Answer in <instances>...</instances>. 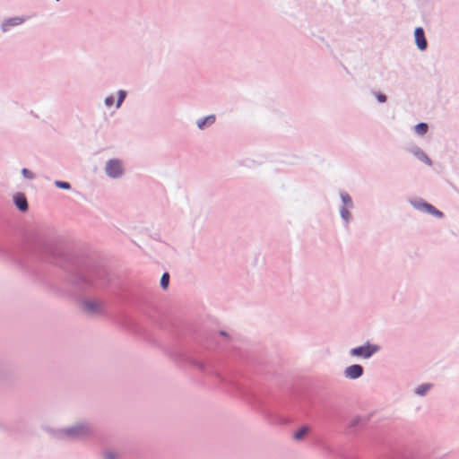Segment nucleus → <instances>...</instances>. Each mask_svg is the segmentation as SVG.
<instances>
[{
	"instance_id": "393cba45",
	"label": "nucleus",
	"mask_w": 459,
	"mask_h": 459,
	"mask_svg": "<svg viewBox=\"0 0 459 459\" xmlns=\"http://www.w3.org/2000/svg\"><path fill=\"white\" fill-rule=\"evenodd\" d=\"M104 104L107 108H110L114 104V97L108 96L104 99Z\"/></svg>"
},
{
	"instance_id": "9b49d317",
	"label": "nucleus",
	"mask_w": 459,
	"mask_h": 459,
	"mask_svg": "<svg viewBox=\"0 0 459 459\" xmlns=\"http://www.w3.org/2000/svg\"><path fill=\"white\" fill-rule=\"evenodd\" d=\"M13 203L21 212H27L29 204L26 196L22 193H17L13 195Z\"/></svg>"
},
{
	"instance_id": "4468645a",
	"label": "nucleus",
	"mask_w": 459,
	"mask_h": 459,
	"mask_svg": "<svg viewBox=\"0 0 459 459\" xmlns=\"http://www.w3.org/2000/svg\"><path fill=\"white\" fill-rule=\"evenodd\" d=\"M432 386H433V385L430 383L422 384V385H420L419 386H417L414 389L413 393H414V394L422 397L427 394V393L432 388Z\"/></svg>"
},
{
	"instance_id": "6ab92c4d",
	"label": "nucleus",
	"mask_w": 459,
	"mask_h": 459,
	"mask_svg": "<svg viewBox=\"0 0 459 459\" xmlns=\"http://www.w3.org/2000/svg\"><path fill=\"white\" fill-rule=\"evenodd\" d=\"M308 432L309 428L307 426H303L293 434V438L296 440H301Z\"/></svg>"
},
{
	"instance_id": "f3484780",
	"label": "nucleus",
	"mask_w": 459,
	"mask_h": 459,
	"mask_svg": "<svg viewBox=\"0 0 459 459\" xmlns=\"http://www.w3.org/2000/svg\"><path fill=\"white\" fill-rule=\"evenodd\" d=\"M368 419H363L360 416H357L354 419H352L350 422V428L357 429L360 426H363Z\"/></svg>"
},
{
	"instance_id": "0eeeda50",
	"label": "nucleus",
	"mask_w": 459,
	"mask_h": 459,
	"mask_svg": "<svg viewBox=\"0 0 459 459\" xmlns=\"http://www.w3.org/2000/svg\"><path fill=\"white\" fill-rule=\"evenodd\" d=\"M364 374V368L359 364H352L345 368L343 377L347 379L355 380Z\"/></svg>"
},
{
	"instance_id": "f257e3e1",
	"label": "nucleus",
	"mask_w": 459,
	"mask_h": 459,
	"mask_svg": "<svg viewBox=\"0 0 459 459\" xmlns=\"http://www.w3.org/2000/svg\"><path fill=\"white\" fill-rule=\"evenodd\" d=\"M105 272L98 266L84 269L74 274L70 279L73 287L79 290H85L99 286V281L104 277Z\"/></svg>"
},
{
	"instance_id": "9d476101",
	"label": "nucleus",
	"mask_w": 459,
	"mask_h": 459,
	"mask_svg": "<svg viewBox=\"0 0 459 459\" xmlns=\"http://www.w3.org/2000/svg\"><path fill=\"white\" fill-rule=\"evenodd\" d=\"M24 22V19L22 17H12L4 20L1 24V30L3 32H7L11 30V28L14 26H18Z\"/></svg>"
},
{
	"instance_id": "dca6fc26",
	"label": "nucleus",
	"mask_w": 459,
	"mask_h": 459,
	"mask_svg": "<svg viewBox=\"0 0 459 459\" xmlns=\"http://www.w3.org/2000/svg\"><path fill=\"white\" fill-rule=\"evenodd\" d=\"M340 198L342 202L343 207L354 208V203L351 197V195L347 192H340Z\"/></svg>"
},
{
	"instance_id": "412c9836",
	"label": "nucleus",
	"mask_w": 459,
	"mask_h": 459,
	"mask_svg": "<svg viewBox=\"0 0 459 459\" xmlns=\"http://www.w3.org/2000/svg\"><path fill=\"white\" fill-rule=\"evenodd\" d=\"M117 98L116 102V108H119L124 102L125 99L126 98L127 92L125 90H119L117 92Z\"/></svg>"
},
{
	"instance_id": "a211bd4d",
	"label": "nucleus",
	"mask_w": 459,
	"mask_h": 459,
	"mask_svg": "<svg viewBox=\"0 0 459 459\" xmlns=\"http://www.w3.org/2000/svg\"><path fill=\"white\" fill-rule=\"evenodd\" d=\"M428 129H429V126L427 123H424V122H420L414 126L415 133L421 136L424 135L428 132Z\"/></svg>"
},
{
	"instance_id": "cd10ccee",
	"label": "nucleus",
	"mask_w": 459,
	"mask_h": 459,
	"mask_svg": "<svg viewBox=\"0 0 459 459\" xmlns=\"http://www.w3.org/2000/svg\"><path fill=\"white\" fill-rule=\"evenodd\" d=\"M221 335H227V333H226L224 331H221Z\"/></svg>"
},
{
	"instance_id": "6e6552de",
	"label": "nucleus",
	"mask_w": 459,
	"mask_h": 459,
	"mask_svg": "<svg viewBox=\"0 0 459 459\" xmlns=\"http://www.w3.org/2000/svg\"><path fill=\"white\" fill-rule=\"evenodd\" d=\"M415 44L420 51H424L428 48V42L425 37L424 30L421 27H417L414 30Z\"/></svg>"
},
{
	"instance_id": "bb28decb",
	"label": "nucleus",
	"mask_w": 459,
	"mask_h": 459,
	"mask_svg": "<svg viewBox=\"0 0 459 459\" xmlns=\"http://www.w3.org/2000/svg\"><path fill=\"white\" fill-rule=\"evenodd\" d=\"M197 366H198V368H199L200 369H202V370H204V365L203 363H198V364H197Z\"/></svg>"
},
{
	"instance_id": "1a4fd4ad",
	"label": "nucleus",
	"mask_w": 459,
	"mask_h": 459,
	"mask_svg": "<svg viewBox=\"0 0 459 459\" xmlns=\"http://www.w3.org/2000/svg\"><path fill=\"white\" fill-rule=\"evenodd\" d=\"M410 152L415 157L417 158L419 160L424 162L425 164H427L428 166H431L432 165V161L429 158V156L424 152V151L420 148L419 146H411L410 148Z\"/></svg>"
},
{
	"instance_id": "39448f33",
	"label": "nucleus",
	"mask_w": 459,
	"mask_h": 459,
	"mask_svg": "<svg viewBox=\"0 0 459 459\" xmlns=\"http://www.w3.org/2000/svg\"><path fill=\"white\" fill-rule=\"evenodd\" d=\"M82 311L90 316H102L105 312V304L100 299H85L82 301Z\"/></svg>"
},
{
	"instance_id": "aec40b11",
	"label": "nucleus",
	"mask_w": 459,
	"mask_h": 459,
	"mask_svg": "<svg viewBox=\"0 0 459 459\" xmlns=\"http://www.w3.org/2000/svg\"><path fill=\"white\" fill-rule=\"evenodd\" d=\"M103 459H118L119 454L112 449H106L102 453Z\"/></svg>"
},
{
	"instance_id": "4be33fe9",
	"label": "nucleus",
	"mask_w": 459,
	"mask_h": 459,
	"mask_svg": "<svg viewBox=\"0 0 459 459\" xmlns=\"http://www.w3.org/2000/svg\"><path fill=\"white\" fill-rule=\"evenodd\" d=\"M169 273L167 272L163 273V274L161 275L160 285L163 290H166L169 287Z\"/></svg>"
},
{
	"instance_id": "f8f14e48",
	"label": "nucleus",
	"mask_w": 459,
	"mask_h": 459,
	"mask_svg": "<svg viewBox=\"0 0 459 459\" xmlns=\"http://www.w3.org/2000/svg\"><path fill=\"white\" fill-rule=\"evenodd\" d=\"M216 117L215 115L212 114L209 116H206L204 117L199 118L196 120V126L200 130H204L211 126H212L215 123Z\"/></svg>"
},
{
	"instance_id": "2eb2a0df",
	"label": "nucleus",
	"mask_w": 459,
	"mask_h": 459,
	"mask_svg": "<svg viewBox=\"0 0 459 459\" xmlns=\"http://www.w3.org/2000/svg\"><path fill=\"white\" fill-rule=\"evenodd\" d=\"M352 208L343 206L339 208L340 216L345 224H349L352 220L351 213L350 212V210Z\"/></svg>"
},
{
	"instance_id": "7ed1b4c3",
	"label": "nucleus",
	"mask_w": 459,
	"mask_h": 459,
	"mask_svg": "<svg viewBox=\"0 0 459 459\" xmlns=\"http://www.w3.org/2000/svg\"><path fill=\"white\" fill-rule=\"evenodd\" d=\"M380 350L381 347L379 345L367 341L360 346L351 348L349 351V355L358 359H369Z\"/></svg>"
},
{
	"instance_id": "f03ea898",
	"label": "nucleus",
	"mask_w": 459,
	"mask_h": 459,
	"mask_svg": "<svg viewBox=\"0 0 459 459\" xmlns=\"http://www.w3.org/2000/svg\"><path fill=\"white\" fill-rule=\"evenodd\" d=\"M91 425L87 421H78L68 427L63 428L56 432L58 438H67L69 440H80L89 437L91 434Z\"/></svg>"
},
{
	"instance_id": "b1692460",
	"label": "nucleus",
	"mask_w": 459,
	"mask_h": 459,
	"mask_svg": "<svg viewBox=\"0 0 459 459\" xmlns=\"http://www.w3.org/2000/svg\"><path fill=\"white\" fill-rule=\"evenodd\" d=\"M21 173L23 176V178L26 179L33 180L35 178V174L28 169L23 168L21 170Z\"/></svg>"
},
{
	"instance_id": "a878e982",
	"label": "nucleus",
	"mask_w": 459,
	"mask_h": 459,
	"mask_svg": "<svg viewBox=\"0 0 459 459\" xmlns=\"http://www.w3.org/2000/svg\"><path fill=\"white\" fill-rule=\"evenodd\" d=\"M375 96H376L377 101L380 102V103H384V102L386 101V96L385 94H383V93L376 92Z\"/></svg>"
},
{
	"instance_id": "ddd939ff",
	"label": "nucleus",
	"mask_w": 459,
	"mask_h": 459,
	"mask_svg": "<svg viewBox=\"0 0 459 459\" xmlns=\"http://www.w3.org/2000/svg\"><path fill=\"white\" fill-rule=\"evenodd\" d=\"M41 248H42V252H44L47 255L52 256L53 258L56 257V247L55 246L54 243H52L50 241H45L42 244Z\"/></svg>"
},
{
	"instance_id": "423d86ee",
	"label": "nucleus",
	"mask_w": 459,
	"mask_h": 459,
	"mask_svg": "<svg viewBox=\"0 0 459 459\" xmlns=\"http://www.w3.org/2000/svg\"><path fill=\"white\" fill-rule=\"evenodd\" d=\"M410 204L412 205V207L418 211H420L422 212L433 215L437 218L443 217V212L439 210L436 209L432 204L427 203L421 198H415L410 200Z\"/></svg>"
},
{
	"instance_id": "20e7f679",
	"label": "nucleus",
	"mask_w": 459,
	"mask_h": 459,
	"mask_svg": "<svg viewBox=\"0 0 459 459\" xmlns=\"http://www.w3.org/2000/svg\"><path fill=\"white\" fill-rule=\"evenodd\" d=\"M104 171L106 176L111 179L121 178L125 173L124 163L117 158L109 159L105 163Z\"/></svg>"
},
{
	"instance_id": "5701e85b",
	"label": "nucleus",
	"mask_w": 459,
	"mask_h": 459,
	"mask_svg": "<svg viewBox=\"0 0 459 459\" xmlns=\"http://www.w3.org/2000/svg\"><path fill=\"white\" fill-rule=\"evenodd\" d=\"M54 185L57 187V188H61V189H65V190H70L71 189V184L69 182H66V181H61V180H56L54 182Z\"/></svg>"
}]
</instances>
